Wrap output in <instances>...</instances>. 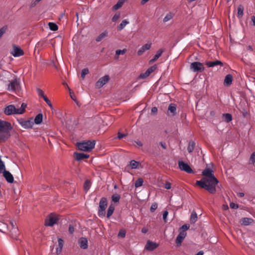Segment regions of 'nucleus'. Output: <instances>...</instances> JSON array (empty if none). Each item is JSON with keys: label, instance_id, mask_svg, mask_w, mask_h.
<instances>
[{"label": "nucleus", "instance_id": "obj_42", "mask_svg": "<svg viewBox=\"0 0 255 255\" xmlns=\"http://www.w3.org/2000/svg\"><path fill=\"white\" fill-rule=\"evenodd\" d=\"M89 73V70L87 68L83 69L81 72V77L84 79L85 76Z\"/></svg>", "mask_w": 255, "mask_h": 255}, {"label": "nucleus", "instance_id": "obj_56", "mask_svg": "<svg viewBox=\"0 0 255 255\" xmlns=\"http://www.w3.org/2000/svg\"><path fill=\"white\" fill-rule=\"evenodd\" d=\"M164 187L167 189H169L171 188V185L169 182H166L164 185Z\"/></svg>", "mask_w": 255, "mask_h": 255}, {"label": "nucleus", "instance_id": "obj_37", "mask_svg": "<svg viewBox=\"0 0 255 255\" xmlns=\"http://www.w3.org/2000/svg\"><path fill=\"white\" fill-rule=\"evenodd\" d=\"M48 25L50 29L53 31H56L58 28L57 25L53 22H49Z\"/></svg>", "mask_w": 255, "mask_h": 255}, {"label": "nucleus", "instance_id": "obj_5", "mask_svg": "<svg viewBox=\"0 0 255 255\" xmlns=\"http://www.w3.org/2000/svg\"><path fill=\"white\" fill-rule=\"evenodd\" d=\"M108 206L107 199L105 197H102L99 202V206L98 214L100 217H105L106 215V209Z\"/></svg>", "mask_w": 255, "mask_h": 255}, {"label": "nucleus", "instance_id": "obj_35", "mask_svg": "<svg viewBox=\"0 0 255 255\" xmlns=\"http://www.w3.org/2000/svg\"><path fill=\"white\" fill-rule=\"evenodd\" d=\"M244 7L242 5H240L238 7V17H242L243 15Z\"/></svg>", "mask_w": 255, "mask_h": 255}, {"label": "nucleus", "instance_id": "obj_64", "mask_svg": "<svg viewBox=\"0 0 255 255\" xmlns=\"http://www.w3.org/2000/svg\"><path fill=\"white\" fill-rule=\"evenodd\" d=\"M252 20L253 22L254 25H255V16L253 15L251 17Z\"/></svg>", "mask_w": 255, "mask_h": 255}, {"label": "nucleus", "instance_id": "obj_58", "mask_svg": "<svg viewBox=\"0 0 255 255\" xmlns=\"http://www.w3.org/2000/svg\"><path fill=\"white\" fill-rule=\"evenodd\" d=\"M171 18V15H166L163 19L164 22H166Z\"/></svg>", "mask_w": 255, "mask_h": 255}, {"label": "nucleus", "instance_id": "obj_26", "mask_svg": "<svg viewBox=\"0 0 255 255\" xmlns=\"http://www.w3.org/2000/svg\"><path fill=\"white\" fill-rule=\"evenodd\" d=\"M197 215L195 211H193L191 214L190 221L191 224L195 223L197 220Z\"/></svg>", "mask_w": 255, "mask_h": 255}, {"label": "nucleus", "instance_id": "obj_30", "mask_svg": "<svg viewBox=\"0 0 255 255\" xmlns=\"http://www.w3.org/2000/svg\"><path fill=\"white\" fill-rule=\"evenodd\" d=\"M26 107V105L24 103H22L21 104V107L20 108H18L17 109V113L19 114H23L25 111V108Z\"/></svg>", "mask_w": 255, "mask_h": 255}, {"label": "nucleus", "instance_id": "obj_6", "mask_svg": "<svg viewBox=\"0 0 255 255\" xmlns=\"http://www.w3.org/2000/svg\"><path fill=\"white\" fill-rule=\"evenodd\" d=\"M19 87V82L17 79H14L9 82L7 87V90L9 91L14 92L16 93V92L18 91Z\"/></svg>", "mask_w": 255, "mask_h": 255}, {"label": "nucleus", "instance_id": "obj_12", "mask_svg": "<svg viewBox=\"0 0 255 255\" xmlns=\"http://www.w3.org/2000/svg\"><path fill=\"white\" fill-rule=\"evenodd\" d=\"M11 54L14 57H19L24 55V51L19 47L13 45V51Z\"/></svg>", "mask_w": 255, "mask_h": 255}, {"label": "nucleus", "instance_id": "obj_8", "mask_svg": "<svg viewBox=\"0 0 255 255\" xmlns=\"http://www.w3.org/2000/svg\"><path fill=\"white\" fill-rule=\"evenodd\" d=\"M190 69L194 72H202L205 69L203 64L199 62H194L191 64Z\"/></svg>", "mask_w": 255, "mask_h": 255}, {"label": "nucleus", "instance_id": "obj_1", "mask_svg": "<svg viewBox=\"0 0 255 255\" xmlns=\"http://www.w3.org/2000/svg\"><path fill=\"white\" fill-rule=\"evenodd\" d=\"M204 176L200 180H197L195 185L204 188L211 194L215 193L216 187L219 183L218 180L215 177L214 171L210 168H206L202 171Z\"/></svg>", "mask_w": 255, "mask_h": 255}, {"label": "nucleus", "instance_id": "obj_29", "mask_svg": "<svg viewBox=\"0 0 255 255\" xmlns=\"http://www.w3.org/2000/svg\"><path fill=\"white\" fill-rule=\"evenodd\" d=\"M108 35V32L107 31H105L104 32L101 33L96 38V41L100 42L103 39L106 37Z\"/></svg>", "mask_w": 255, "mask_h": 255}, {"label": "nucleus", "instance_id": "obj_54", "mask_svg": "<svg viewBox=\"0 0 255 255\" xmlns=\"http://www.w3.org/2000/svg\"><path fill=\"white\" fill-rule=\"evenodd\" d=\"M230 206L232 209H237L238 208V205L234 203H231Z\"/></svg>", "mask_w": 255, "mask_h": 255}, {"label": "nucleus", "instance_id": "obj_45", "mask_svg": "<svg viewBox=\"0 0 255 255\" xmlns=\"http://www.w3.org/2000/svg\"><path fill=\"white\" fill-rule=\"evenodd\" d=\"M5 170V166L2 161L0 158V173H2Z\"/></svg>", "mask_w": 255, "mask_h": 255}, {"label": "nucleus", "instance_id": "obj_31", "mask_svg": "<svg viewBox=\"0 0 255 255\" xmlns=\"http://www.w3.org/2000/svg\"><path fill=\"white\" fill-rule=\"evenodd\" d=\"M194 147H195V143L192 141H189V142L188 143V147H187L188 151L189 153L192 152L194 149Z\"/></svg>", "mask_w": 255, "mask_h": 255}, {"label": "nucleus", "instance_id": "obj_19", "mask_svg": "<svg viewBox=\"0 0 255 255\" xmlns=\"http://www.w3.org/2000/svg\"><path fill=\"white\" fill-rule=\"evenodd\" d=\"M58 247L56 249V253L57 254H60L62 250L63 245H64V241L61 238L58 239Z\"/></svg>", "mask_w": 255, "mask_h": 255}, {"label": "nucleus", "instance_id": "obj_49", "mask_svg": "<svg viewBox=\"0 0 255 255\" xmlns=\"http://www.w3.org/2000/svg\"><path fill=\"white\" fill-rule=\"evenodd\" d=\"M149 76V74H148L146 71L143 73H141L140 75H139V77L141 79H145L147 77H148V76Z\"/></svg>", "mask_w": 255, "mask_h": 255}, {"label": "nucleus", "instance_id": "obj_43", "mask_svg": "<svg viewBox=\"0 0 255 255\" xmlns=\"http://www.w3.org/2000/svg\"><path fill=\"white\" fill-rule=\"evenodd\" d=\"M127 52L126 49H124L123 50H117L116 51V54L117 56H119V55H123L126 53ZM118 58V56H117V58Z\"/></svg>", "mask_w": 255, "mask_h": 255}, {"label": "nucleus", "instance_id": "obj_63", "mask_svg": "<svg viewBox=\"0 0 255 255\" xmlns=\"http://www.w3.org/2000/svg\"><path fill=\"white\" fill-rule=\"evenodd\" d=\"M147 231H148V229L145 228H143L141 230L142 233H143L144 234L146 233L147 232Z\"/></svg>", "mask_w": 255, "mask_h": 255}, {"label": "nucleus", "instance_id": "obj_40", "mask_svg": "<svg viewBox=\"0 0 255 255\" xmlns=\"http://www.w3.org/2000/svg\"><path fill=\"white\" fill-rule=\"evenodd\" d=\"M91 182L87 180L85 181L84 184V188L85 190L87 191L89 189L90 186H91Z\"/></svg>", "mask_w": 255, "mask_h": 255}, {"label": "nucleus", "instance_id": "obj_16", "mask_svg": "<svg viewBox=\"0 0 255 255\" xmlns=\"http://www.w3.org/2000/svg\"><path fill=\"white\" fill-rule=\"evenodd\" d=\"M74 157L77 161H79L84 159H87L89 157V155L83 153H74Z\"/></svg>", "mask_w": 255, "mask_h": 255}, {"label": "nucleus", "instance_id": "obj_47", "mask_svg": "<svg viewBox=\"0 0 255 255\" xmlns=\"http://www.w3.org/2000/svg\"><path fill=\"white\" fill-rule=\"evenodd\" d=\"M7 29V27L6 26L2 27L0 29V38L3 35V34L5 32Z\"/></svg>", "mask_w": 255, "mask_h": 255}, {"label": "nucleus", "instance_id": "obj_41", "mask_svg": "<svg viewBox=\"0 0 255 255\" xmlns=\"http://www.w3.org/2000/svg\"><path fill=\"white\" fill-rule=\"evenodd\" d=\"M36 91H37V94H38V95L39 97H41L43 99L44 97L46 96L44 95V92L41 89L37 88L36 89Z\"/></svg>", "mask_w": 255, "mask_h": 255}, {"label": "nucleus", "instance_id": "obj_55", "mask_svg": "<svg viewBox=\"0 0 255 255\" xmlns=\"http://www.w3.org/2000/svg\"><path fill=\"white\" fill-rule=\"evenodd\" d=\"M41 0H35L33 2H32L30 7H34L39 1Z\"/></svg>", "mask_w": 255, "mask_h": 255}, {"label": "nucleus", "instance_id": "obj_2", "mask_svg": "<svg viewBox=\"0 0 255 255\" xmlns=\"http://www.w3.org/2000/svg\"><path fill=\"white\" fill-rule=\"evenodd\" d=\"M12 129L10 123L0 120V143L4 142L10 137Z\"/></svg>", "mask_w": 255, "mask_h": 255}, {"label": "nucleus", "instance_id": "obj_36", "mask_svg": "<svg viewBox=\"0 0 255 255\" xmlns=\"http://www.w3.org/2000/svg\"><path fill=\"white\" fill-rule=\"evenodd\" d=\"M223 117L227 123L231 122L232 120V116L230 114H225L223 115Z\"/></svg>", "mask_w": 255, "mask_h": 255}, {"label": "nucleus", "instance_id": "obj_9", "mask_svg": "<svg viewBox=\"0 0 255 255\" xmlns=\"http://www.w3.org/2000/svg\"><path fill=\"white\" fill-rule=\"evenodd\" d=\"M178 166L181 170L185 171L188 173H194L191 167L187 164L182 161L178 162Z\"/></svg>", "mask_w": 255, "mask_h": 255}, {"label": "nucleus", "instance_id": "obj_11", "mask_svg": "<svg viewBox=\"0 0 255 255\" xmlns=\"http://www.w3.org/2000/svg\"><path fill=\"white\" fill-rule=\"evenodd\" d=\"M110 79V77L108 75H105V76L101 78L96 83L97 87L100 88L106 84Z\"/></svg>", "mask_w": 255, "mask_h": 255}, {"label": "nucleus", "instance_id": "obj_22", "mask_svg": "<svg viewBox=\"0 0 255 255\" xmlns=\"http://www.w3.org/2000/svg\"><path fill=\"white\" fill-rule=\"evenodd\" d=\"M88 241L86 238H81L79 241L80 246L82 249H86L88 248Z\"/></svg>", "mask_w": 255, "mask_h": 255}, {"label": "nucleus", "instance_id": "obj_27", "mask_svg": "<svg viewBox=\"0 0 255 255\" xmlns=\"http://www.w3.org/2000/svg\"><path fill=\"white\" fill-rule=\"evenodd\" d=\"M242 225H243L244 226H247V225L251 224L253 222V220L251 218H244L242 219Z\"/></svg>", "mask_w": 255, "mask_h": 255}, {"label": "nucleus", "instance_id": "obj_38", "mask_svg": "<svg viewBox=\"0 0 255 255\" xmlns=\"http://www.w3.org/2000/svg\"><path fill=\"white\" fill-rule=\"evenodd\" d=\"M128 23V21L127 20H124L122 23L118 26V29L119 30H122L127 24Z\"/></svg>", "mask_w": 255, "mask_h": 255}, {"label": "nucleus", "instance_id": "obj_39", "mask_svg": "<svg viewBox=\"0 0 255 255\" xmlns=\"http://www.w3.org/2000/svg\"><path fill=\"white\" fill-rule=\"evenodd\" d=\"M157 68L156 65H153L151 66L147 69L146 72L150 75L152 72H153Z\"/></svg>", "mask_w": 255, "mask_h": 255}, {"label": "nucleus", "instance_id": "obj_46", "mask_svg": "<svg viewBox=\"0 0 255 255\" xmlns=\"http://www.w3.org/2000/svg\"><path fill=\"white\" fill-rule=\"evenodd\" d=\"M250 162L252 164H254L255 162V152H254L250 158Z\"/></svg>", "mask_w": 255, "mask_h": 255}, {"label": "nucleus", "instance_id": "obj_33", "mask_svg": "<svg viewBox=\"0 0 255 255\" xmlns=\"http://www.w3.org/2000/svg\"><path fill=\"white\" fill-rule=\"evenodd\" d=\"M143 183V180L141 178H139L137 179L134 184V186L136 188L139 187L141 186Z\"/></svg>", "mask_w": 255, "mask_h": 255}, {"label": "nucleus", "instance_id": "obj_34", "mask_svg": "<svg viewBox=\"0 0 255 255\" xmlns=\"http://www.w3.org/2000/svg\"><path fill=\"white\" fill-rule=\"evenodd\" d=\"M121 198V196L118 194H113L112 196V201L117 203L119 202Z\"/></svg>", "mask_w": 255, "mask_h": 255}, {"label": "nucleus", "instance_id": "obj_59", "mask_svg": "<svg viewBox=\"0 0 255 255\" xmlns=\"http://www.w3.org/2000/svg\"><path fill=\"white\" fill-rule=\"evenodd\" d=\"M126 136V135L125 134L122 133L121 132L118 133V137L119 139H121L123 137Z\"/></svg>", "mask_w": 255, "mask_h": 255}, {"label": "nucleus", "instance_id": "obj_7", "mask_svg": "<svg viewBox=\"0 0 255 255\" xmlns=\"http://www.w3.org/2000/svg\"><path fill=\"white\" fill-rule=\"evenodd\" d=\"M18 123L23 128H31L34 125L33 120L32 119L29 120H25L22 118L18 119L17 120Z\"/></svg>", "mask_w": 255, "mask_h": 255}, {"label": "nucleus", "instance_id": "obj_24", "mask_svg": "<svg viewBox=\"0 0 255 255\" xmlns=\"http://www.w3.org/2000/svg\"><path fill=\"white\" fill-rule=\"evenodd\" d=\"M115 210V206L111 204L110 205V206L108 208L107 214V217L108 218H110V217L113 215L114 212Z\"/></svg>", "mask_w": 255, "mask_h": 255}, {"label": "nucleus", "instance_id": "obj_44", "mask_svg": "<svg viewBox=\"0 0 255 255\" xmlns=\"http://www.w3.org/2000/svg\"><path fill=\"white\" fill-rule=\"evenodd\" d=\"M43 100L46 103V104L51 108V109L53 108L51 101L48 99V98L46 96L44 97Z\"/></svg>", "mask_w": 255, "mask_h": 255}, {"label": "nucleus", "instance_id": "obj_17", "mask_svg": "<svg viewBox=\"0 0 255 255\" xmlns=\"http://www.w3.org/2000/svg\"><path fill=\"white\" fill-rule=\"evenodd\" d=\"M151 43H147L143 45L137 51V54L140 56L146 50H149L151 47Z\"/></svg>", "mask_w": 255, "mask_h": 255}, {"label": "nucleus", "instance_id": "obj_57", "mask_svg": "<svg viewBox=\"0 0 255 255\" xmlns=\"http://www.w3.org/2000/svg\"><path fill=\"white\" fill-rule=\"evenodd\" d=\"M125 235H126V233L124 231H120L118 234V236L119 237H121L122 238H124L125 237Z\"/></svg>", "mask_w": 255, "mask_h": 255}, {"label": "nucleus", "instance_id": "obj_51", "mask_svg": "<svg viewBox=\"0 0 255 255\" xmlns=\"http://www.w3.org/2000/svg\"><path fill=\"white\" fill-rule=\"evenodd\" d=\"M189 225L187 224H185L182 226L180 228V231H185L186 232L189 228Z\"/></svg>", "mask_w": 255, "mask_h": 255}, {"label": "nucleus", "instance_id": "obj_50", "mask_svg": "<svg viewBox=\"0 0 255 255\" xmlns=\"http://www.w3.org/2000/svg\"><path fill=\"white\" fill-rule=\"evenodd\" d=\"M120 14H119V13H118H118L115 14L114 15V16L113 17V18H112V20H113V21H114V22H116V21H117V20L119 19V18H120Z\"/></svg>", "mask_w": 255, "mask_h": 255}, {"label": "nucleus", "instance_id": "obj_3", "mask_svg": "<svg viewBox=\"0 0 255 255\" xmlns=\"http://www.w3.org/2000/svg\"><path fill=\"white\" fill-rule=\"evenodd\" d=\"M60 218L61 216L60 215L52 213L46 217L44 221V225L52 227L54 225L58 224Z\"/></svg>", "mask_w": 255, "mask_h": 255}, {"label": "nucleus", "instance_id": "obj_15", "mask_svg": "<svg viewBox=\"0 0 255 255\" xmlns=\"http://www.w3.org/2000/svg\"><path fill=\"white\" fill-rule=\"evenodd\" d=\"M3 176L8 183H12L14 181L12 175L8 171L4 170L3 172Z\"/></svg>", "mask_w": 255, "mask_h": 255}, {"label": "nucleus", "instance_id": "obj_53", "mask_svg": "<svg viewBox=\"0 0 255 255\" xmlns=\"http://www.w3.org/2000/svg\"><path fill=\"white\" fill-rule=\"evenodd\" d=\"M168 212L167 211H164V212L163 213V219L164 222H166V218L168 216Z\"/></svg>", "mask_w": 255, "mask_h": 255}, {"label": "nucleus", "instance_id": "obj_13", "mask_svg": "<svg viewBox=\"0 0 255 255\" xmlns=\"http://www.w3.org/2000/svg\"><path fill=\"white\" fill-rule=\"evenodd\" d=\"M186 235V232L185 231H180L179 234L176 239V243L178 246L181 245Z\"/></svg>", "mask_w": 255, "mask_h": 255}, {"label": "nucleus", "instance_id": "obj_28", "mask_svg": "<svg viewBox=\"0 0 255 255\" xmlns=\"http://www.w3.org/2000/svg\"><path fill=\"white\" fill-rule=\"evenodd\" d=\"M43 119V116L42 114H38L34 119V123L37 124H40L42 123Z\"/></svg>", "mask_w": 255, "mask_h": 255}, {"label": "nucleus", "instance_id": "obj_20", "mask_svg": "<svg viewBox=\"0 0 255 255\" xmlns=\"http://www.w3.org/2000/svg\"><path fill=\"white\" fill-rule=\"evenodd\" d=\"M233 76L231 74H228L226 76L224 80V84L227 86L231 85L233 81Z\"/></svg>", "mask_w": 255, "mask_h": 255}, {"label": "nucleus", "instance_id": "obj_62", "mask_svg": "<svg viewBox=\"0 0 255 255\" xmlns=\"http://www.w3.org/2000/svg\"><path fill=\"white\" fill-rule=\"evenodd\" d=\"M137 145H138L139 146H142L143 145V144L141 141L139 140H137L135 141Z\"/></svg>", "mask_w": 255, "mask_h": 255}, {"label": "nucleus", "instance_id": "obj_25", "mask_svg": "<svg viewBox=\"0 0 255 255\" xmlns=\"http://www.w3.org/2000/svg\"><path fill=\"white\" fill-rule=\"evenodd\" d=\"M125 2V0H119L117 4L114 5L113 7V9L114 10H116L120 8Z\"/></svg>", "mask_w": 255, "mask_h": 255}, {"label": "nucleus", "instance_id": "obj_48", "mask_svg": "<svg viewBox=\"0 0 255 255\" xmlns=\"http://www.w3.org/2000/svg\"><path fill=\"white\" fill-rule=\"evenodd\" d=\"M157 208V204L155 203H153L150 207V211L151 212H154Z\"/></svg>", "mask_w": 255, "mask_h": 255}, {"label": "nucleus", "instance_id": "obj_14", "mask_svg": "<svg viewBox=\"0 0 255 255\" xmlns=\"http://www.w3.org/2000/svg\"><path fill=\"white\" fill-rule=\"evenodd\" d=\"M158 247V244L152 242L150 241H148L145 247V249L148 251H153Z\"/></svg>", "mask_w": 255, "mask_h": 255}, {"label": "nucleus", "instance_id": "obj_61", "mask_svg": "<svg viewBox=\"0 0 255 255\" xmlns=\"http://www.w3.org/2000/svg\"><path fill=\"white\" fill-rule=\"evenodd\" d=\"M160 145L161 146V147L164 148V149H166V143L165 142H161L160 143Z\"/></svg>", "mask_w": 255, "mask_h": 255}, {"label": "nucleus", "instance_id": "obj_10", "mask_svg": "<svg viewBox=\"0 0 255 255\" xmlns=\"http://www.w3.org/2000/svg\"><path fill=\"white\" fill-rule=\"evenodd\" d=\"M17 109L14 105H10L5 107L4 113L6 115L18 114Z\"/></svg>", "mask_w": 255, "mask_h": 255}, {"label": "nucleus", "instance_id": "obj_60", "mask_svg": "<svg viewBox=\"0 0 255 255\" xmlns=\"http://www.w3.org/2000/svg\"><path fill=\"white\" fill-rule=\"evenodd\" d=\"M157 108L155 107H154L151 109V112L152 113H156L157 112Z\"/></svg>", "mask_w": 255, "mask_h": 255}, {"label": "nucleus", "instance_id": "obj_52", "mask_svg": "<svg viewBox=\"0 0 255 255\" xmlns=\"http://www.w3.org/2000/svg\"><path fill=\"white\" fill-rule=\"evenodd\" d=\"M68 231L71 234H72L75 231V229L73 226L70 225L69 227Z\"/></svg>", "mask_w": 255, "mask_h": 255}, {"label": "nucleus", "instance_id": "obj_32", "mask_svg": "<svg viewBox=\"0 0 255 255\" xmlns=\"http://www.w3.org/2000/svg\"><path fill=\"white\" fill-rule=\"evenodd\" d=\"M168 111L172 114L173 115H174L176 113V108L174 104H171L169 106Z\"/></svg>", "mask_w": 255, "mask_h": 255}, {"label": "nucleus", "instance_id": "obj_18", "mask_svg": "<svg viewBox=\"0 0 255 255\" xmlns=\"http://www.w3.org/2000/svg\"><path fill=\"white\" fill-rule=\"evenodd\" d=\"M205 65L208 67H213L217 65H220L221 66L223 65L222 62L219 60H216L215 61H207L205 63Z\"/></svg>", "mask_w": 255, "mask_h": 255}, {"label": "nucleus", "instance_id": "obj_21", "mask_svg": "<svg viewBox=\"0 0 255 255\" xmlns=\"http://www.w3.org/2000/svg\"><path fill=\"white\" fill-rule=\"evenodd\" d=\"M129 165L131 169H137L140 166V163L134 160H132L130 161Z\"/></svg>", "mask_w": 255, "mask_h": 255}, {"label": "nucleus", "instance_id": "obj_23", "mask_svg": "<svg viewBox=\"0 0 255 255\" xmlns=\"http://www.w3.org/2000/svg\"><path fill=\"white\" fill-rule=\"evenodd\" d=\"M163 52V50L160 49L157 51L156 54L154 55L153 59L150 60V62H154L155 61H156L162 55V53Z\"/></svg>", "mask_w": 255, "mask_h": 255}, {"label": "nucleus", "instance_id": "obj_4", "mask_svg": "<svg viewBox=\"0 0 255 255\" xmlns=\"http://www.w3.org/2000/svg\"><path fill=\"white\" fill-rule=\"evenodd\" d=\"M95 145L94 140H87L82 142L77 143V147L80 150L84 151H90L92 150Z\"/></svg>", "mask_w": 255, "mask_h": 255}]
</instances>
